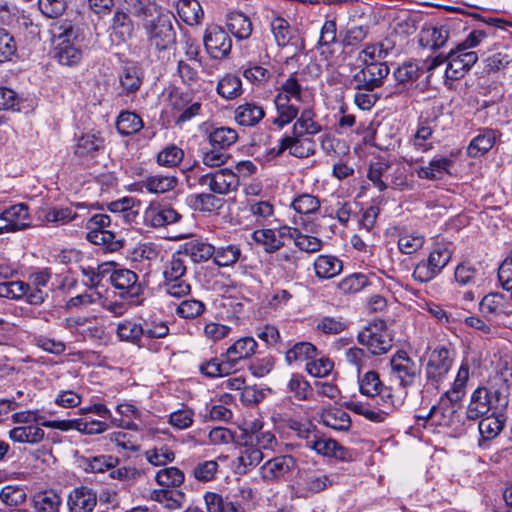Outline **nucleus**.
<instances>
[{
    "instance_id": "6",
    "label": "nucleus",
    "mask_w": 512,
    "mask_h": 512,
    "mask_svg": "<svg viewBox=\"0 0 512 512\" xmlns=\"http://www.w3.org/2000/svg\"><path fill=\"white\" fill-rule=\"evenodd\" d=\"M112 220L107 214H94L86 222V239L101 245L110 252L119 251L124 246V240L111 230Z\"/></svg>"
},
{
    "instance_id": "42",
    "label": "nucleus",
    "mask_w": 512,
    "mask_h": 512,
    "mask_svg": "<svg viewBox=\"0 0 512 512\" xmlns=\"http://www.w3.org/2000/svg\"><path fill=\"white\" fill-rule=\"evenodd\" d=\"M199 371L208 378L222 377L234 372L227 359H224L223 353L220 358L214 357L200 364Z\"/></svg>"
},
{
    "instance_id": "35",
    "label": "nucleus",
    "mask_w": 512,
    "mask_h": 512,
    "mask_svg": "<svg viewBox=\"0 0 512 512\" xmlns=\"http://www.w3.org/2000/svg\"><path fill=\"white\" fill-rule=\"evenodd\" d=\"M305 90L299 83L295 74L290 75L279 87L275 98L287 100L288 102H304Z\"/></svg>"
},
{
    "instance_id": "41",
    "label": "nucleus",
    "mask_w": 512,
    "mask_h": 512,
    "mask_svg": "<svg viewBox=\"0 0 512 512\" xmlns=\"http://www.w3.org/2000/svg\"><path fill=\"white\" fill-rule=\"evenodd\" d=\"M274 103L277 111V117L273 120V123L278 128H283L290 124L300 113V109L294 102L275 98Z\"/></svg>"
},
{
    "instance_id": "15",
    "label": "nucleus",
    "mask_w": 512,
    "mask_h": 512,
    "mask_svg": "<svg viewBox=\"0 0 512 512\" xmlns=\"http://www.w3.org/2000/svg\"><path fill=\"white\" fill-rule=\"evenodd\" d=\"M448 264V251L446 247L435 248L426 262H420L413 271V277L419 282L433 279Z\"/></svg>"
},
{
    "instance_id": "23",
    "label": "nucleus",
    "mask_w": 512,
    "mask_h": 512,
    "mask_svg": "<svg viewBox=\"0 0 512 512\" xmlns=\"http://www.w3.org/2000/svg\"><path fill=\"white\" fill-rule=\"evenodd\" d=\"M51 277L50 268H43L29 275L27 282L30 288L28 304L38 306L45 302L48 293L44 291V288L47 287Z\"/></svg>"
},
{
    "instance_id": "53",
    "label": "nucleus",
    "mask_w": 512,
    "mask_h": 512,
    "mask_svg": "<svg viewBox=\"0 0 512 512\" xmlns=\"http://www.w3.org/2000/svg\"><path fill=\"white\" fill-rule=\"evenodd\" d=\"M287 388L289 392L292 393L293 396L299 401L308 400L313 393V388L310 383L302 374L299 373H294L291 375L287 383Z\"/></svg>"
},
{
    "instance_id": "51",
    "label": "nucleus",
    "mask_w": 512,
    "mask_h": 512,
    "mask_svg": "<svg viewBox=\"0 0 512 512\" xmlns=\"http://www.w3.org/2000/svg\"><path fill=\"white\" fill-rule=\"evenodd\" d=\"M419 178L436 180L448 173V159L436 157L429 162L428 166H421L416 170Z\"/></svg>"
},
{
    "instance_id": "48",
    "label": "nucleus",
    "mask_w": 512,
    "mask_h": 512,
    "mask_svg": "<svg viewBox=\"0 0 512 512\" xmlns=\"http://www.w3.org/2000/svg\"><path fill=\"white\" fill-rule=\"evenodd\" d=\"M264 458V453L257 448L250 440L240 448L238 463L244 471L257 466Z\"/></svg>"
},
{
    "instance_id": "63",
    "label": "nucleus",
    "mask_w": 512,
    "mask_h": 512,
    "mask_svg": "<svg viewBox=\"0 0 512 512\" xmlns=\"http://www.w3.org/2000/svg\"><path fill=\"white\" fill-rule=\"evenodd\" d=\"M248 210L258 224H265L274 216V206L269 201H250Z\"/></svg>"
},
{
    "instance_id": "62",
    "label": "nucleus",
    "mask_w": 512,
    "mask_h": 512,
    "mask_svg": "<svg viewBox=\"0 0 512 512\" xmlns=\"http://www.w3.org/2000/svg\"><path fill=\"white\" fill-rule=\"evenodd\" d=\"M291 207L299 214L309 215L320 209V201L311 194H300L291 203Z\"/></svg>"
},
{
    "instance_id": "12",
    "label": "nucleus",
    "mask_w": 512,
    "mask_h": 512,
    "mask_svg": "<svg viewBox=\"0 0 512 512\" xmlns=\"http://www.w3.org/2000/svg\"><path fill=\"white\" fill-rule=\"evenodd\" d=\"M80 34H57L53 37L55 58L61 65H77L82 59V50L77 45Z\"/></svg>"
},
{
    "instance_id": "3",
    "label": "nucleus",
    "mask_w": 512,
    "mask_h": 512,
    "mask_svg": "<svg viewBox=\"0 0 512 512\" xmlns=\"http://www.w3.org/2000/svg\"><path fill=\"white\" fill-rule=\"evenodd\" d=\"M367 178L380 192L388 188L405 190L410 188L413 174L401 162L378 157L371 161Z\"/></svg>"
},
{
    "instance_id": "64",
    "label": "nucleus",
    "mask_w": 512,
    "mask_h": 512,
    "mask_svg": "<svg viewBox=\"0 0 512 512\" xmlns=\"http://www.w3.org/2000/svg\"><path fill=\"white\" fill-rule=\"evenodd\" d=\"M494 414L483 417L478 424L479 433L485 440L495 438L503 428V422Z\"/></svg>"
},
{
    "instance_id": "30",
    "label": "nucleus",
    "mask_w": 512,
    "mask_h": 512,
    "mask_svg": "<svg viewBox=\"0 0 512 512\" xmlns=\"http://www.w3.org/2000/svg\"><path fill=\"white\" fill-rule=\"evenodd\" d=\"M265 116L260 105L245 103L239 105L234 111V120L241 126L252 127L257 125Z\"/></svg>"
},
{
    "instance_id": "21",
    "label": "nucleus",
    "mask_w": 512,
    "mask_h": 512,
    "mask_svg": "<svg viewBox=\"0 0 512 512\" xmlns=\"http://www.w3.org/2000/svg\"><path fill=\"white\" fill-rule=\"evenodd\" d=\"M448 349L444 346L436 347L428 357L426 374L429 381L438 386L448 373Z\"/></svg>"
},
{
    "instance_id": "1",
    "label": "nucleus",
    "mask_w": 512,
    "mask_h": 512,
    "mask_svg": "<svg viewBox=\"0 0 512 512\" xmlns=\"http://www.w3.org/2000/svg\"><path fill=\"white\" fill-rule=\"evenodd\" d=\"M512 387V366L505 364L492 375L485 387H478L471 396L465 414L468 420H476L490 410L502 411L509 404Z\"/></svg>"
},
{
    "instance_id": "60",
    "label": "nucleus",
    "mask_w": 512,
    "mask_h": 512,
    "mask_svg": "<svg viewBox=\"0 0 512 512\" xmlns=\"http://www.w3.org/2000/svg\"><path fill=\"white\" fill-rule=\"evenodd\" d=\"M194 410L186 405L176 411H173L168 418V423L177 430H185L192 426L194 422Z\"/></svg>"
},
{
    "instance_id": "8",
    "label": "nucleus",
    "mask_w": 512,
    "mask_h": 512,
    "mask_svg": "<svg viewBox=\"0 0 512 512\" xmlns=\"http://www.w3.org/2000/svg\"><path fill=\"white\" fill-rule=\"evenodd\" d=\"M340 475L323 468H307L299 473L297 486L305 498L321 493L339 484Z\"/></svg>"
},
{
    "instance_id": "7",
    "label": "nucleus",
    "mask_w": 512,
    "mask_h": 512,
    "mask_svg": "<svg viewBox=\"0 0 512 512\" xmlns=\"http://www.w3.org/2000/svg\"><path fill=\"white\" fill-rule=\"evenodd\" d=\"M163 288L165 292L176 298L187 296L191 285L187 279L186 260L183 253H174L163 271Z\"/></svg>"
},
{
    "instance_id": "37",
    "label": "nucleus",
    "mask_w": 512,
    "mask_h": 512,
    "mask_svg": "<svg viewBox=\"0 0 512 512\" xmlns=\"http://www.w3.org/2000/svg\"><path fill=\"white\" fill-rule=\"evenodd\" d=\"M343 34H318L317 48L325 58L340 54L344 50Z\"/></svg>"
},
{
    "instance_id": "27",
    "label": "nucleus",
    "mask_w": 512,
    "mask_h": 512,
    "mask_svg": "<svg viewBox=\"0 0 512 512\" xmlns=\"http://www.w3.org/2000/svg\"><path fill=\"white\" fill-rule=\"evenodd\" d=\"M280 235H287L293 239L295 247L302 252L316 253L323 246V241L320 238L304 234L298 228L284 226L281 228Z\"/></svg>"
},
{
    "instance_id": "18",
    "label": "nucleus",
    "mask_w": 512,
    "mask_h": 512,
    "mask_svg": "<svg viewBox=\"0 0 512 512\" xmlns=\"http://www.w3.org/2000/svg\"><path fill=\"white\" fill-rule=\"evenodd\" d=\"M304 446L315 451L318 455L337 460H346L347 450L336 440L318 433H309L305 438Z\"/></svg>"
},
{
    "instance_id": "17",
    "label": "nucleus",
    "mask_w": 512,
    "mask_h": 512,
    "mask_svg": "<svg viewBox=\"0 0 512 512\" xmlns=\"http://www.w3.org/2000/svg\"><path fill=\"white\" fill-rule=\"evenodd\" d=\"M391 371L400 381L402 391L411 386L419 376L420 369L405 351H398L390 360Z\"/></svg>"
},
{
    "instance_id": "33",
    "label": "nucleus",
    "mask_w": 512,
    "mask_h": 512,
    "mask_svg": "<svg viewBox=\"0 0 512 512\" xmlns=\"http://www.w3.org/2000/svg\"><path fill=\"white\" fill-rule=\"evenodd\" d=\"M150 499L169 510H177L184 505L186 495L181 490L162 488L153 490L150 494Z\"/></svg>"
},
{
    "instance_id": "9",
    "label": "nucleus",
    "mask_w": 512,
    "mask_h": 512,
    "mask_svg": "<svg viewBox=\"0 0 512 512\" xmlns=\"http://www.w3.org/2000/svg\"><path fill=\"white\" fill-rule=\"evenodd\" d=\"M357 341L376 356L386 354L393 346V336L383 320L374 321L365 326L358 333Z\"/></svg>"
},
{
    "instance_id": "39",
    "label": "nucleus",
    "mask_w": 512,
    "mask_h": 512,
    "mask_svg": "<svg viewBox=\"0 0 512 512\" xmlns=\"http://www.w3.org/2000/svg\"><path fill=\"white\" fill-rule=\"evenodd\" d=\"M32 501L35 512H59L62 503L61 497L53 490L36 493Z\"/></svg>"
},
{
    "instance_id": "28",
    "label": "nucleus",
    "mask_w": 512,
    "mask_h": 512,
    "mask_svg": "<svg viewBox=\"0 0 512 512\" xmlns=\"http://www.w3.org/2000/svg\"><path fill=\"white\" fill-rule=\"evenodd\" d=\"M177 253H183V259L189 257L195 263H201L212 258L215 247L203 240L193 239L186 242Z\"/></svg>"
},
{
    "instance_id": "57",
    "label": "nucleus",
    "mask_w": 512,
    "mask_h": 512,
    "mask_svg": "<svg viewBox=\"0 0 512 512\" xmlns=\"http://www.w3.org/2000/svg\"><path fill=\"white\" fill-rule=\"evenodd\" d=\"M261 428L262 427L259 426L257 429V424L254 423L249 440L253 442L257 448H260L262 452L266 450L273 451L278 445L275 435L271 431H263Z\"/></svg>"
},
{
    "instance_id": "5",
    "label": "nucleus",
    "mask_w": 512,
    "mask_h": 512,
    "mask_svg": "<svg viewBox=\"0 0 512 512\" xmlns=\"http://www.w3.org/2000/svg\"><path fill=\"white\" fill-rule=\"evenodd\" d=\"M38 411H19L12 414V421L17 424L9 430L8 437L14 443L35 445L45 437L40 427Z\"/></svg>"
},
{
    "instance_id": "54",
    "label": "nucleus",
    "mask_w": 512,
    "mask_h": 512,
    "mask_svg": "<svg viewBox=\"0 0 512 512\" xmlns=\"http://www.w3.org/2000/svg\"><path fill=\"white\" fill-rule=\"evenodd\" d=\"M219 472V464L216 460H205L196 463L191 470V475L198 482L213 481Z\"/></svg>"
},
{
    "instance_id": "45",
    "label": "nucleus",
    "mask_w": 512,
    "mask_h": 512,
    "mask_svg": "<svg viewBox=\"0 0 512 512\" xmlns=\"http://www.w3.org/2000/svg\"><path fill=\"white\" fill-rule=\"evenodd\" d=\"M394 47L395 42L386 37L380 42L367 45L361 52V58L363 62L380 61L385 59Z\"/></svg>"
},
{
    "instance_id": "43",
    "label": "nucleus",
    "mask_w": 512,
    "mask_h": 512,
    "mask_svg": "<svg viewBox=\"0 0 512 512\" xmlns=\"http://www.w3.org/2000/svg\"><path fill=\"white\" fill-rule=\"evenodd\" d=\"M116 335L121 341L139 345L143 337L142 324L125 319L117 324Z\"/></svg>"
},
{
    "instance_id": "22",
    "label": "nucleus",
    "mask_w": 512,
    "mask_h": 512,
    "mask_svg": "<svg viewBox=\"0 0 512 512\" xmlns=\"http://www.w3.org/2000/svg\"><path fill=\"white\" fill-rule=\"evenodd\" d=\"M96 505V492L86 486L74 488L67 496L68 512H92Z\"/></svg>"
},
{
    "instance_id": "24",
    "label": "nucleus",
    "mask_w": 512,
    "mask_h": 512,
    "mask_svg": "<svg viewBox=\"0 0 512 512\" xmlns=\"http://www.w3.org/2000/svg\"><path fill=\"white\" fill-rule=\"evenodd\" d=\"M257 349V342L252 337H242L230 345L223 353L224 359H227L234 371L237 364L250 358Z\"/></svg>"
},
{
    "instance_id": "38",
    "label": "nucleus",
    "mask_w": 512,
    "mask_h": 512,
    "mask_svg": "<svg viewBox=\"0 0 512 512\" xmlns=\"http://www.w3.org/2000/svg\"><path fill=\"white\" fill-rule=\"evenodd\" d=\"M239 136L235 129L230 127H217L208 135L209 143L213 148L226 150L234 145Z\"/></svg>"
},
{
    "instance_id": "32",
    "label": "nucleus",
    "mask_w": 512,
    "mask_h": 512,
    "mask_svg": "<svg viewBox=\"0 0 512 512\" xmlns=\"http://www.w3.org/2000/svg\"><path fill=\"white\" fill-rule=\"evenodd\" d=\"M140 190L145 189L152 194H160L173 190L177 185V178L172 175L155 174L139 182Z\"/></svg>"
},
{
    "instance_id": "55",
    "label": "nucleus",
    "mask_w": 512,
    "mask_h": 512,
    "mask_svg": "<svg viewBox=\"0 0 512 512\" xmlns=\"http://www.w3.org/2000/svg\"><path fill=\"white\" fill-rule=\"evenodd\" d=\"M155 480L158 485L165 488L179 487L183 484L185 475L179 468L171 466L157 471Z\"/></svg>"
},
{
    "instance_id": "49",
    "label": "nucleus",
    "mask_w": 512,
    "mask_h": 512,
    "mask_svg": "<svg viewBox=\"0 0 512 512\" xmlns=\"http://www.w3.org/2000/svg\"><path fill=\"white\" fill-rule=\"evenodd\" d=\"M241 257V249L238 245L228 244L215 247V254L212 256L214 263L220 267L233 266Z\"/></svg>"
},
{
    "instance_id": "59",
    "label": "nucleus",
    "mask_w": 512,
    "mask_h": 512,
    "mask_svg": "<svg viewBox=\"0 0 512 512\" xmlns=\"http://www.w3.org/2000/svg\"><path fill=\"white\" fill-rule=\"evenodd\" d=\"M398 248L403 254H413L424 244V237L418 232H402L398 238Z\"/></svg>"
},
{
    "instance_id": "58",
    "label": "nucleus",
    "mask_w": 512,
    "mask_h": 512,
    "mask_svg": "<svg viewBox=\"0 0 512 512\" xmlns=\"http://www.w3.org/2000/svg\"><path fill=\"white\" fill-rule=\"evenodd\" d=\"M252 239L264 246L266 252L272 253L278 251L283 242L276 236L273 229H259L255 230L252 234Z\"/></svg>"
},
{
    "instance_id": "13",
    "label": "nucleus",
    "mask_w": 512,
    "mask_h": 512,
    "mask_svg": "<svg viewBox=\"0 0 512 512\" xmlns=\"http://www.w3.org/2000/svg\"><path fill=\"white\" fill-rule=\"evenodd\" d=\"M365 67L354 75L357 89L374 90L383 84L390 69L386 63L381 61L364 62Z\"/></svg>"
},
{
    "instance_id": "61",
    "label": "nucleus",
    "mask_w": 512,
    "mask_h": 512,
    "mask_svg": "<svg viewBox=\"0 0 512 512\" xmlns=\"http://www.w3.org/2000/svg\"><path fill=\"white\" fill-rule=\"evenodd\" d=\"M425 421V427L429 426L434 433H441L448 427V417L443 406H433L426 417H420Z\"/></svg>"
},
{
    "instance_id": "29",
    "label": "nucleus",
    "mask_w": 512,
    "mask_h": 512,
    "mask_svg": "<svg viewBox=\"0 0 512 512\" xmlns=\"http://www.w3.org/2000/svg\"><path fill=\"white\" fill-rule=\"evenodd\" d=\"M203 41L207 53L214 59L226 58L232 48L229 34H205Z\"/></svg>"
},
{
    "instance_id": "44",
    "label": "nucleus",
    "mask_w": 512,
    "mask_h": 512,
    "mask_svg": "<svg viewBox=\"0 0 512 512\" xmlns=\"http://www.w3.org/2000/svg\"><path fill=\"white\" fill-rule=\"evenodd\" d=\"M495 139L496 137L493 130H484L471 140L467 147L468 155L474 158L484 155L493 147Z\"/></svg>"
},
{
    "instance_id": "47",
    "label": "nucleus",
    "mask_w": 512,
    "mask_h": 512,
    "mask_svg": "<svg viewBox=\"0 0 512 512\" xmlns=\"http://www.w3.org/2000/svg\"><path fill=\"white\" fill-rule=\"evenodd\" d=\"M432 127L426 122H420L410 141V147L419 153L427 152L432 148Z\"/></svg>"
},
{
    "instance_id": "19",
    "label": "nucleus",
    "mask_w": 512,
    "mask_h": 512,
    "mask_svg": "<svg viewBox=\"0 0 512 512\" xmlns=\"http://www.w3.org/2000/svg\"><path fill=\"white\" fill-rule=\"evenodd\" d=\"M105 139L94 130L82 133L73 146L74 156L80 160H91L104 150Z\"/></svg>"
},
{
    "instance_id": "25",
    "label": "nucleus",
    "mask_w": 512,
    "mask_h": 512,
    "mask_svg": "<svg viewBox=\"0 0 512 512\" xmlns=\"http://www.w3.org/2000/svg\"><path fill=\"white\" fill-rule=\"evenodd\" d=\"M239 186V177L228 168H221L211 172L209 190L214 194L227 195Z\"/></svg>"
},
{
    "instance_id": "40",
    "label": "nucleus",
    "mask_w": 512,
    "mask_h": 512,
    "mask_svg": "<svg viewBox=\"0 0 512 512\" xmlns=\"http://www.w3.org/2000/svg\"><path fill=\"white\" fill-rule=\"evenodd\" d=\"M139 205V200L126 196L110 202L108 204V210L112 213L120 214L125 222L131 223L138 216V210H135L134 208Z\"/></svg>"
},
{
    "instance_id": "50",
    "label": "nucleus",
    "mask_w": 512,
    "mask_h": 512,
    "mask_svg": "<svg viewBox=\"0 0 512 512\" xmlns=\"http://www.w3.org/2000/svg\"><path fill=\"white\" fill-rule=\"evenodd\" d=\"M243 92L241 79L235 75L227 74L218 81L217 93L224 99L232 100Z\"/></svg>"
},
{
    "instance_id": "31",
    "label": "nucleus",
    "mask_w": 512,
    "mask_h": 512,
    "mask_svg": "<svg viewBox=\"0 0 512 512\" xmlns=\"http://www.w3.org/2000/svg\"><path fill=\"white\" fill-rule=\"evenodd\" d=\"M143 75L141 69L134 64H127L119 74L121 94L129 95L137 92L142 85Z\"/></svg>"
},
{
    "instance_id": "10",
    "label": "nucleus",
    "mask_w": 512,
    "mask_h": 512,
    "mask_svg": "<svg viewBox=\"0 0 512 512\" xmlns=\"http://www.w3.org/2000/svg\"><path fill=\"white\" fill-rule=\"evenodd\" d=\"M112 286L120 291V296L131 302L140 304L145 290V284L139 280L138 275L126 268H117L110 274Z\"/></svg>"
},
{
    "instance_id": "14",
    "label": "nucleus",
    "mask_w": 512,
    "mask_h": 512,
    "mask_svg": "<svg viewBox=\"0 0 512 512\" xmlns=\"http://www.w3.org/2000/svg\"><path fill=\"white\" fill-rule=\"evenodd\" d=\"M486 23L489 28L495 30H507L512 28V22H506L500 18H489L488 20H480L469 14H459L450 17V29L454 32H484V29L479 27L480 23Z\"/></svg>"
},
{
    "instance_id": "52",
    "label": "nucleus",
    "mask_w": 512,
    "mask_h": 512,
    "mask_svg": "<svg viewBox=\"0 0 512 512\" xmlns=\"http://www.w3.org/2000/svg\"><path fill=\"white\" fill-rule=\"evenodd\" d=\"M180 18L190 26L198 24L203 17V10L197 0H181L178 4Z\"/></svg>"
},
{
    "instance_id": "34",
    "label": "nucleus",
    "mask_w": 512,
    "mask_h": 512,
    "mask_svg": "<svg viewBox=\"0 0 512 512\" xmlns=\"http://www.w3.org/2000/svg\"><path fill=\"white\" fill-rule=\"evenodd\" d=\"M320 422L336 431H348L352 425L350 415L340 408H330L322 411Z\"/></svg>"
},
{
    "instance_id": "2",
    "label": "nucleus",
    "mask_w": 512,
    "mask_h": 512,
    "mask_svg": "<svg viewBox=\"0 0 512 512\" xmlns=\"http://www.w3.org/2000/svg\"><path fill=\"white\" fill-rule=\"evenodd\" d=\"M322 131V125L317 120V115L312 107L302 109L292 126L291 135L283 136L278 147L271 152L281 155L288 151L291 156L307 158L315 154V142L313 136Z\"/></svg>"
},
{
    "instance_id": "36",
    "label": "nucleus",
    "mask_w": 512,
    "mask_h": 512,
    "mask_svg": "<svg viewBox=\"0 0 512 512\" xmlns=\"http://www.w3.org/2000/svg\"><path fill=\"white\" fill-rule=\"evenodd\" d=\"M315 274L320 279H330L342 270V262L332 255H319L314 262Z\"/></svg>"
},
{
    "instance_id": "11",
    "label": "nucleus",
    "mask_w": 512,
    "mask_h": 512,
    "mask_svg": "<svg viewBox=\"0 0 512 512\" xmlns=\"http://www.w3.org/2000/svg\"><path fill=\"white\" fill-rule=\"evenodd\" d=\"M479 43L475 34H469L465 42L458 46L457 51L450 50V79H459L473 66L477 61L475 52H466L468 48L474 47Z\"/></svg>"
},
{
    "instance_id": "56",
    "label": "nucleus",
    "mask_w": 512,
    "mask_h": 512,
    "mask_svg": "<svg viewBox=\"0 0 512 512\" xmlns=\"http://www.w3.org/2000/svg\"><path fill=\"white\" fill-rule=\"evenodd\" d=\"M143 126L142 119L134 112H122L116 121L117 131L122 135L138 132Z\"/></svg>"
},
{
    "instance_id": "16",
    "label": "nucleus",
    "mask_w": 512,
    "mask_h": 512,
    "mask_svg": "<svg viewBox=\"0 0 512 512\" xmlns=\"http://www.w3.org/2000/svg\"><path fill=\"white\" fill-rule=\"evenodd\" d=\"M292 455H280L266 461L260 467V476L265 482H278L285 479L296 467Z\"/></svg>"
},
{
    "instance_id": "4",
    "label": "nucleus",
    "mask_w": 512,
    "mask_h": 512,
    "mask_svg": "<svg viewBox=\"0 0 512 512\" xmlns=\"http://www.w3.org/2000/svg\"><path fill=\"white\" fill-rule=\"evenodd\" d=\"M359 391L367 397L379 396L381 405L392 411L400 407L405 399L406 391L393 390L392 387L385 386L380 376L375 371H368L363 376H359Z\"/></svg>"
},
{
    "instance_id": "26",
    "label": "nucleus",
    "mask_w": 512,
    "mask_h": 512,
    "mask_svg": "<svg viewBox=\"0 0 512 512\" xmlns=\"http://www.w3.org/2000/svg\"><path fill=\"white\" fill-rule=\"evenodd\" d=\"M0 219L8 223L6 232L21 231L29 227V208L24 203H19L5 209L0 214Z\"/></svg>"
},
{
    "instance_id": "46",
    "label": "nucleus",
    "mask_w": 512,
    "mask_h": 512,
    "mask_svg": "<svg viewBox=\"0 0 512 512\" xmlns=\"http://www.w3.org/2000/svg\"><path fill=\"white\" fill-rule=\"evenodd\" d=\"M317 356V348L309 342H298L285 353L288 364L293 362L310 361Z\"/></svg>"
},
{
    "instance_id": "20",
    "label": "nucleus",
    "mask_w": 512,
    "mask_h": 512,
    "mask_svg": "<svg viewBox=\"0 0 512 512\" xmlns=\"http://www.w3.org/2000/svg\"><path fill=\"white\" fill-rule=\"evenodd\" d=\"M144 223L152 228H163L180 221L181 215L171 206L150 204L144 211Z\"/></svg>"
}]
</instances>
